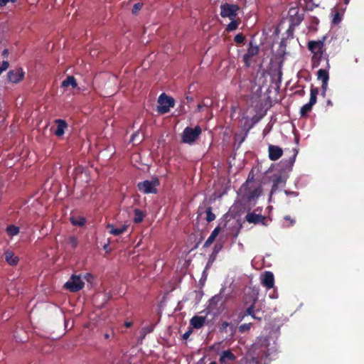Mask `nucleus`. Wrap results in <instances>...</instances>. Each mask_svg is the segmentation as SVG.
I'll use <instances>...</instances> for the list:
<instances>
[{"instance_id": "f257e3e1", "label": "nucleus", "mask_w": 364, "mask_h": 364, "mask_svg": "<svg viewBox=\"0 0 364 364\" xmlns=\"http://www.w3.org/2000/svg\"><path fill=\"white\" fill-rule=\"evenodd\" d=\"M308 49L313 53L311 58L314 67L318 66L323 58L324 49V38L319 41H310L308 43Z\"/></svg>"}, {"instance_id": "f03ea898", "label": "nucleus", "mask_w": 364, "mask_h": 364, "mask_svg": "<svg viewBox=\"0 0 364 364\" xmlns=\"http://www.w3.org/2000/svg\"><path fill=\"white\" fill-rule=\"evenodd\" d=\"M158 104L156 112L160 114H164L170 111V108L175 106V100L166 93H162L158 98Z\"/></svg>"}, {"instance_id": "7ed1b4c3", "label": "nucleus", "mask_w": 364, "mask_h": 364, "mask_svg": "<svg viewBox=\"0 0 364 364\" xmlns=\"http://www.w3.org/2000/svg\"><path fill=\"white\" fill-rule=\"evenodd\" d=\"M202 132L200 126L197 125L194 128L187 127L184 129L182 134V142L191 144L196 141Z\"/></svg>"}, {"instance_id": "20e7f679", "label": "nucleus", "mask_w": 364, "mask_h": 364, "mask_svg": "<svg viewBox=\"0 0 364 364\" xmlns=\"http://www.w3.org/2000/svg\"><path fill=\"white\" fill-rule=\"evenodd\" d=\"M310 92L309 102L303 105L300 109V115L302 117L307 116L308 113L311 111L313 106L316 103L318 88L311 85Z\"/></svg>"}, {"instance_id": "39448f33", "label": "nucleus", "mask_w": 364, "mask_h": 364, "mask_svg": "<svg viewBox=\"0 0 364 364\" xmlns=\"http://www.w3.org/2000/svg\"><path fill=\"white\" fill-rule=\"evenodd\" d=\"M239 10L238 5L225 3L220 6V16L223 18H229L230 20H233L237 16Z\"/></svg>"}, {"instance_id": "423d86ee", "label": "nucleus", "mask_w": 364, "mask_h": 364, "mask_svg": "<svg viewBox=\"0 0 364 364\" xmlns=\"http://www.w3.org/2000/svg\"><path fill=\"white\" fill-rule=\"evenodd\" d=\"M85 283L80 276L73 274L69 281L65 284V289L71 292H77L84 287Z\"/></svg>"}, {"instance_id": "0eeeda50", "label": "nucleus", "mask_w": 364, "mask_h": 364, "mask_svg": "<svg viewBox=\"0 0 364 364\" xmlns=\"http://www.w3.org/2000/svg\"><path fill=\"white\" fill-rule=\"evenodd\" d=\"M290 28H294L298 26L304 20V13L299 12L298 7H291L289 10Z\"/></svg>"}, {"instance_id": "6e6552de", "label": "nucleus", "mask_w": 364, "mask_h": 364, "mask_svg": "<svg viewBox=\"0 0 364 364\" xmlns=\"http://www.w3.org/2000/svg\"><path fill=\"white\" fill-rule=\"evenodd\" d=\"M159 184L157 178L153 181L146 180L142 182H139L137 184V187L139 191L144 193H156L157 190L156 186Z\"/></svg>"}, {"instance_id": "1a4fd4ad", "label": "nucleus", "mask_w": 364, "mask_h": 364, "mask_svg": "<svg viewBox=\"0 0 364 364\" xmlns=\"http://www.w3.org/2000/svg\"><path fill=\"white\" fill-rule=\"evenodd\" d=\"M25 73L21 68L10 70L7 73L8 80L13 83H18L24 77Z\"/></svg>"}, {"instance_id": "9d476101", "label": "nucleus", "mask_w": 364, "mask_h": 364, "mask_svg": "<svg viewBox=\"0 0 364 364\" xmlns=\"http://www.w3.org/2000/svg\"><path fill=\"white\" fill-rule=\"evenodd\" d=\"M245 220L249 223L266 225V217L260 214H256L255 212L248 213L245 216Z\"/></svg>"}, {"instance_id": "9b49d317", "label": "nucleus", "mask_w": 364, "mask_h": 364, "mask_svg": "<svg viewBox=\"0 0 364 364\" xmlns=\"http://www.w3.org/2000/svg\"><path fill=\"white\" fill-rule=\"evenodd\" d=\"M225 290V287L221 288L219 294L215 295L209 300V306L211 308L215 309L218 304H223L226 301V299H224L223 298Z\"/></svg>"}, {"instance_id": "f8f14e48", "label": "nucleus", "mask_w": 364, "mask_h": 364, "mask_svg": "<svg viewBox=\"0 0 364 364\" xmlns=\"http://www.w3.org/2000/svg\"><path fill=\"white\" fill-rule=\"evenodd\" d=\"M268 151L269 158L272 161L279 159L283 154L282 149L275 145H269L268 147Z\"/></svg>"}, {"instance_id": "ddd939ff", "label": "nucleus", "mask_w": 364, "mask_h": 364, "mask_svg": "<svg viewBox=\"0 0 364 364\" xmlns=\"http://www.w3.org/2000/svg\"><path fill=\"white\" fill-rule=\"evenodd\" d=\"M262 284L268 289L274 287V277L272 272L267 271L264 272L262 279Z\"/></svg>"}, {"instance_id": "4468645a", "label": "nucleus", "mask_w": 364, "mask_h": 364, "mask_svg": "<svg viewBox=\"0 0 364 364\" xmlns=\"http://www.w3.org/2000/svg\"><path fill=\"white\" fill-rule=\"evenodd\" d=\"M55 124H57L56 129L54 134L57 136H61L65 133V129L68 128V123L64 119H56Z\"/></svg>"}, {"instance_id": "2eb2a0df", "label": "nucleus", "mask_w": 364, "mask_h": 364, "mask_svg": "<svg viewBox=\"0 0 364 364\" xmlns=\"http://www.w3.org/2000/svg\"><path fill=\"white\" fill-rule=\"evenodd\" d=\"M107 228L109 230V232L113 235H120L127 230L128 225H122L120 228H115L112 224H108Z\"/></svg>"}, {"instance_id": "dca6fc26", "label": "nucleus", "mask_w": 364, "mask_h": 364, "mask_svg": "<svg viewBox=\"0 0 364 364\" xmlns=\"http://www.w3.org/2000/svg\"><path fill=\"white\" fill-rule=\"evenodd\" d=\"M4 258L6 262L12 266L16 265L18 262V257L14 255V253L11 250H6L4 252Z\"/></svg>"}, {"instance_id": "f3484780", "label": "nucleus", "mask_w": 364, "mask_h": 364, "mask_svg": "<svg viewBox=\"0 0 364 364\" xmlns=\"http://www.w3.org/2000/svg\"><path fill=\"white\" fill-rule=\"evenodd\" d=\"M235 359V355L230 350H227L222 353L219 360L221 364H226L227 361H234Z\"/></svg>"}, {"instance_id": "a211bd4d", "label": "nucleus", "mask_w": 364, "mask_h": 364, "mask_svg": "<svg viewBox=\"0 0 364 364\" xmlns=\"http://www.w3.org/2000/svg\"><path fill=\"white\" fill-rule=\"evenodd\" d=\"M205 318L200 316H194L191 319V324L194 328H200L205 323Z\"/></svg>"}, {"instance_id": "6ab92c4d", "label": "nucleus", "mask_w": 364, "mask_h": 364, "mask_svg": "<svg viewBox=\"0 0 364 364\" xmlns=\"http://www.w3.org/2000/svg\"><path fill=\"white\" fill-rule=\"evenodd\" d=\"M272 182L273 185L271 190V194L274 193L278 190V188L280 185L285 183V181L280 175L274 176L272 179Z\"/></svg>"}, {"instance_id": "aec40b11", "label": "nucleus", "mask_w": 364, "mask_h": 364, "mask_svg": "<svg viewBox=\"0 0 364 364\" xmlns=\"http://www.w3.org/2000/svg\"><path fill=\"white\" fill-rule=\"evenodd\" d=\"M68 86H71L73 88H75L77 87V83L76 79L74 76L70 75L68 76L61 83V87H67Z\"/></svg>"}, {"instance_id": "412c9836", "label": "nucleus", "mask_w": 364, "mask_h": 364, "mask_svg": "<svg viewBox=\"0 0 364 364\" xmlns=\"http://www.w3.org/2000/svg\"><path fill=\"white\" fill-rule=\"evenodd\" d=\"M155 325L154 324H150L146 326H144L141 330L140 331V336H139V340L141 341L144 339L146 336L150 333H151L154 329Z\"/></svg>"}, {"instance_id": "4be33fe9", "label": "nucleus", "mask_w": 364, "mask_h": 364, "mask_svg": "<svg viewBox=\"0 0 364 364\" xmlns=\"http://www.w3.org/2000/svg\"><path fill=\"white\" fill-rule=\"evenodd\" d=\"M261 188L260 187H257V188H255L252 190H249L247 193H246V196H247V198L249 201H251L252 200H253L255 198H257L259 196V195L261 194Z\"/></svg>"}, {"instance_id": "5701e85b", "label": "nucleus", "mask_w": 364, "mask_h": 364, "mask_svg": "<svg viewBox=\"0 0 364 364\" xmlns=\"http://www.w3.org/2000/svg\"><path fill=\"white\" fill-rule=\"evenodd\" d=\"M19 228L14 225H9L6 228V234L11 237L17 235L19 233Z\"/></svg>"}, {"instance_id": "b1692460", "label": "nucleus", "mask_w": 364, "mask_h": 364, "mask_svg": "<svg viewBox=\"0 0 364 364\" xmlns=\"http://www.w3.org/2000/svg\"><path fill=\"white\" fill-rule=\"evenodd\" d=\"M257 301V299L255 298L253 299V303L246 309L245 315L251 316L255 319L261 320V318H259L255 314V304Z\"/></svg>"}, {"instance_id": "393cba45", "label": "nucleus", "mask_w": 364, "mask_h": 364, "mask_svg": "<svg viewBox=\"0 0 364 364\" xmlns=\"http://www.w3.org/2000/svg\"><path fill=\"white\" fill-rule=\"evenodd\" d=\"M134 217L133 220L135 223H140L141 222H142L145 216L144 213L138 208L134 209Z\"/></svg>"}, {"instance_id": "a878e982", "label": "nucleus", "mask_w": 364, "mask_h": 364, "mask_svg": "<svg viewBox=\"0 0 364 364\" xmlns=\"http://www.w3.org/2000/svg\"><path fill=\"white\" fill-rule=\"evenodd\" d=\"M259 53V48L257 46H253L252 42L251 41L249 44V48L247 52V56H250L251 58L257 55Z\"/></svg>"}, {"instance_id": "bb28decb", "label": "nucleus", "mask_w": 364, "mask_h": 364, "mask_svg": "<svg viewBox=\"0 0 364 364\" xmlns=\"http://www.w3.org/2000/svg\"><path fill=\"white\" fill-rule=\"evenodd\" d=\"M70 222L75 226L82 227L85 224L86 220L83 217H71Z\"/></svg>"}, {"instance_id": "cd10ccee", "label": "nucleus", "mask_w": 364, "mask_h": 364, "mask_svg": "<svg viewBox=\"0 0 364 364\" xmlns=\"http://www.w3.org/2000/svg\"><path fill=\"white\" fill-rule=\"evenodd\" d=\"M317 75H318V79L321 80L324 83L326 82V81H328L329 75H328V73L327 70H326L324 69H320V70H318V71L317 73Z\"/></svg>"}, {"instance_id": "c85d7f7f", "label": "nucleus", "mask_w": 364, "mask_h": 364, "mask_svg": "<svg viewBox=\"0 0 364 364\" xmlns=\"http://www.w3.org/2000/svg\"><path fill=\"white\" fill-rule=\"evenodd\" d=\"M239 22L235 19L231 20V22L227 26L226 31L228 32L233 31L237 28Z\"/></svg>"}, {"instance_id": "c756f323", "label": "nucleus", "mask_w": 364, "mask_h": 364, "mask_svg": "<svg viewBox=\"0 0 364 364\" xmlns=\"http://www.w3.org/2000/svg\"><path fill=\"white\" fill-rule=\"evenodd\" d=\"M206 220L210 223L213 221L215 219V215L212 211V207H208L206 208Z\"/></svg>"}, {"instance_id": "7c9ffc66", "label": "nucleus", "mask_w": 364, "mask_h": 364, "mask_svg": "<svg viewBox=\"0 0 364 364\" xmlns=\"http://www.w3.org/2000/svg\"><path fill=\"white\" fill-rule=\"evenodd\" d=\"M114 336H115V333L112 328L107 329L103 333V338L106 341H109V340L114 338Z\"/></svg>"}, {"instance_id": "2f4dec72", "label": "nucleus", "mask_w": 364, "mask_h": 364, "mask_svg": "<svg viewBox=\"0 0 364 364\" xmlns=\"http://www.w3.org/2000/svg\"><path fill=\"white\" fill-rule=\"evenodd\" d=\"M245 39V38L242 33H237L234 38V41L237 44H241V43H244Z\"/></svg>"}, {"instance_id": "473e14b6", "label": "nucleus", "mask_w": 364, "mask_h": 364, "mask_svg": "<svg viewBox=\"0 0 364 364\" xmlns=\"http://www.w3.org/2000/svg\"><path fill=\"white\" fill-rule=\"evenodd\" d=\"M284 219L286 222L289 223L285 225L286 227L293 226L296 223V220L294 218H291L290 215H285Z\"/></svg>"}, {"instance_id": "72a5a7b5", "label": "nucleus", "mask_w": 364, "mask_h": 364, "mask_svg": "<svg viewBox=\"0 0 364 364\" xmlns=\"http://www.w3.org/2000/svg\"><path fill=\"white\" fill-rule=\"evenodd\" d=\"M216 257L217 256L213 255L212 254L209 256L208 261V262L206 264L205 269H209L212 266L213 263L214 262V261L216 259Z\"/></svg>"}, {"instance_id": "f704fd0d", "label": "nucleus", "mask_w": 364, "mask_h": 364, "mask_svg": "<svg viewBox=\"0 0 364 364\" xmlns=\"http://www.w3.org/2000/svg\"><path fill=\"white\" fill-rule=\"evenodd\" d=\"M142 6H143V4H141V3L135 4L132 8V13L134 14H137L142 9Z\"/></svg>"}, {"instance_id": "c9c22d12", "label": "nucleus", "mask_w": 364, "mask_h": 364, "mask_svg": "<svg viewBox=\"0 0 364 364\" xmlns=\"http://www.w3.org/2000/svg\"><path fill=\"white\" fill-rule=\"evenodd\" d=\"M252 324L251 323H244L240 326V331L241 333H244L245 331H247L250 329Z\"/></svg>"}, {"instance_id": "e433bc0d", "label": "nucleus", "mask_w": 364, "mask_h": 364, "mask_svg": "<svg viewBox=\"0 0 364 364\" xmlns=\"http://www.w3.org/2000/svg\"><path fill=\"white\" fill-rule=\"evenodd\" d=\"M215 240V237L210 235L203 245V247H208Z\"/></svg>"}, {"instance_id": "4c0bfd02", "label": "nucleus", "mask_w": 364, "mask_h": 364, "mask_svg": "<svg viewBox=\"0 0 364 364\" xmlns=\"http://www.w3.org/2000/svg\"><path fill=\"white\" fill-rule=\"evenodd\" d=\"M9 63L6 60H4L0 65V75L9 68Z\"/></svg>"}, {"instance_id": "58836bf2", "label": "nucleus", "mask_w": 364, "mask_h": 364, "mask_svg": "<svg viewBox=\"0 0 364 364\" xmlns=\"http://www.w3.org/2000/svg\"><path fill=\"white\" fill-rule=\"evenodd\" d=\"M341 16L340 15V14L338 12H336L335 14H334V16H333V23L335 24H338L341 22Z\"/></svg>"}, {"instance_id": "ea45409f", "label": "nucleus", "mask_w": 364, "mask_h": 364, "mask_svg": "<svg viewBox=\"0 0 364 364\" xmlns=\"http://www.w3.org/2000/svg\"><path fill=\"white\" fill-rule=\"evenodd\" d=\"M251 58H252L251 57L247 56L246 53L243 55V61L245 63V66L247 68L250 67V61Z\"/></svg>"}, {"instance_id": "a19ab883", "label": "nucleus", "mask_w": 364, "mask_h": 364, "mask_svg": "<svg viewBox=\"0 0 364 364\" xmlns=\"http://www.w3.org/2000/svg\"><path fill=\"white\" fill-rule=\"evenodd\" d=\"M70 243L73 248H75L77 245V240L75 237L72 236L70 237Z\"/></svg>"}, {"instance_id": "79ce46f5", "label": "nucleus", "mask_w": 364, "mask_h": 364, "mask_svg": "<svg viewBox=\"0 0 364 364\" xmlns=\"http://www.w3.org/2000/svg\"><path fill=\"white\" fill-rule=\"evenodd\" d=\"M230 326V323L228 321H223L221 324V326L220 328V331H226L227 328Z\"/></svg>"}, {"instance_id": "37998d69", "label": "nucleus", "mask_w": 364, "mask_h": 364, "mask_svg": "<svg viewBox=\"0 0 364 364\" xmlns=\"http://www.w3.org/2000/svg\"><path fill=\"white\" fill-rule=\"evenodd\" d=\"M221 229L220 227L215 228L211 232L210 235H213V237H215L218 235L219 232H220Z\"/></svg>"}, {"instance_id": "c03bdc74", "label": "nucleus", "mask_w": 364, "mask_h": 364, "mask_svg": "<svg viewBox=\"0 0 364 364\" xmlns=\"http://www.w3.org/2000/svg\"><path fill=\"white\" fill-rule=\"evenodd\" d=\"M220 250H221V246L216 245H215V247L213 248V251L211 254L217 256L218 253L220 252Z\"/></svg>"}, {"instance_id": "a18cd8bd", "label": "nucleus", "mask_w": 364, "mask_h": 364, "mask_svg": "<svg viewBox=\"0 0 364 364\" xmlns=\"http://www.w3.org/2000/svg\"><path fill=\"white\" fill-rule=\"evenodd\" d=\"M327 86H328V81H326L325 83L323 82H322L321 88H322L323 95H325V92L327 89Z\"/></svg>"}, {"instance_id": "49530a36", "label": "nucleus", "mask_w": 364, "mask_h": 364, "mask_svg": "<svg viewBox=\"0 0 364 364\" xmlns=\"http://www.w3.org/2000/svg\"><path fill=\"white\" fill-rule=\"evenodd\" d=\"M294 151H295V152L294 153V154H293L292 157H291V158H290V159H289V164H290L291 165H292V164L294 163V161H295V158H296V154H297V151H296L295 149H294Z\"/></svg>"}, {"instance_id": "de8ad7c7", "label": "nucleus", "mask_w": 364, "mask_h": 364, "mask_svg": "<svg viewBox=\"0 0 364 364\" xmlns=\"http://www.w3.org/2000/svg\"><path fill=\"white\" fill-rule=\"evenodd\" d=\"M192 333V331L191 330H189L188 331H186L183 335V339H188V338L190 336V335Z\"/></svg>"}, {"instance_id": "09e8293b", "label": "nucleus", "mask_w": 364, "mask_h": 364, "mask_svg": "<svg viewBox=\"0 0 364 364\" xmlns=\"http://www.w3.org/2000/svg\"><path fill=\"white\" fill-rule=\"evenodd\" d=\"M253 180H254V175L252 173H250L249 175H248V178H247V180L246 183H250Z\"/></svg>"}, {"instance_id": "8fccbe9b", "label": "nucleus", "mask_w": 364, "mask_h": 364, "mask_svg": "<svg viewBox=\"0 0 364 364\" xmlns=\"http://www.w3.org/2000/svg\"><path fill=\"white\" fill-rule=\"evenodd\" d=\"M295 94H296V95H298L299 96H304L305 95V91H304V88H302L300 90L296 91Z\"/></svg>"}, {"instance_id": "3c124183", "label": "nucleus", "mask_w": 364, "mask_h": 364, "mask_svg": "<svg viewBox=\"0 0 364 364\" xmlns=\"http://www.w3.org/2000/svg\"><path fill=\"white\" fill-rule=\"evenodd\" d=\"M203 107H208V105L205 104L204 102L203 104L198 105L197 109L198 112H200Z\"/></svg>"}, {"instance_id": "603ef678", "label": "nucleus", "mask_w": 364, "mask_h": 364, "mask_svg": "<svg viewBox=\"0 0 364 364\" xmlns=\"http://www.w3.org/2000/svg\"><path fill=\"white\" fill-rule=\"evenodd\" d=\"M10 0H0V6L3 7L7 4L8 2H9Z\"/></svg>"}, {"instance_id": "864d4df0", "label": "nucleus", "mask_w": 364, "mask_h": 364, "mask_svg": "<svg viewBox=\"0 0 364 364\" xmlns=\"http://www.w3.org/2000/svg\"><path fill=\"white\" fill-rule=\"evenodd\" d=\"M132 326V322H131V321H126L124 323V326L126 328H130Z\"/></svg>"}, {"instance_id": "5fc2aeb1", "label": "nucleus", "mask_w": 364, "mask_h": 364, "mask_svg": "<svg viewBox=\"0 0 364 364\" xmlns=\"http://www.w3.org/2000/svg\"><path fill=\"white\" fill-rule=\"evenodd\" d=\"M3 55L6 57L8 55V50L7 49H4L3 50Z\"/></svg>"}, {"instance_id": "6e6d98bb", "label": "nucleus", "mask_w": 364, "mask_h": 364, "mask_svg": "<svg viewBox=\"0 0 364 364\" xmlns=\"http://www.w3.org/2000/svg\"><path fill=\"white\" fill-rule=\"evenodd\" d=\"M291 194L294 195V196H297L298 195V193L296 192H291Z\"/></svg>"}, {"instance_id": "4d7b16f0", "label": "nucleus", "mask_w": 364, "mask_h": 364, "mask_svg": "<svg viewBox=\"0 0 364 364\" xmlns=\"http://www.w3.org/2000/svg\"><path fill=\"white\" fill-rule=\"evenodd\" d=\"M209 364H217V363L215 361H212Z\"/></svg>"}, {"instance_id": "13d9d810", "label": "nucleus", "mask_w": 364, "mask_h": 364, "mask_svg": "<svg viewBox=\"0 0 364 364\" xmlns=\"http://www.w3.org/2000/svg\"><path fill=\"white\" fill-rule=\"evenodd\" d=\"M345 4H348L349 0H344Z\"/></svg>"}, {"instance_id": "bf43d9fd", "label": "nucleus", "mask_w": 364, "mask_h": 364, "mask_svg": "<svg viewBox=\"0 0 364 364\" xmlns=\"http://www.w3.org/2000/svg\"><path fill=\"white\" fill-rule=\"evenodd\" d=\"M16 1H17V0H10V1H11V2H12V3H14V2H16Z\"/></svg>"}, {"instance_id": "052dcab7", "label": "nucleus", "mask_w": 364, "mask_h": 364, "mask_svg": "<svg viewBox=\"0 0 364 364\" xmlns=\"http://www.w3.org/2000/svg\"><path fill=\"white\" fill-rule=\"evenodd\" d=\"M286 194H289V192L287 191H285Z\"/></svg>"}]
</instances>
